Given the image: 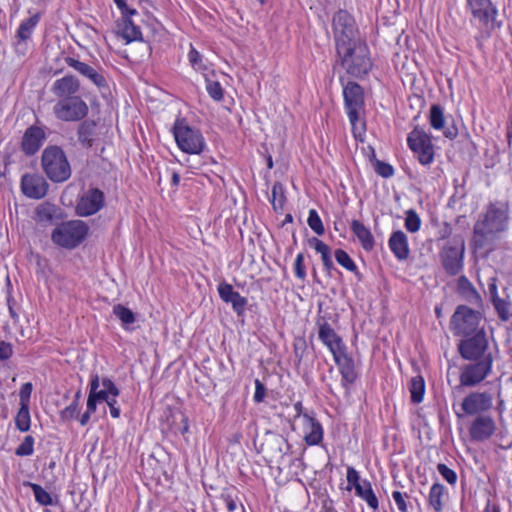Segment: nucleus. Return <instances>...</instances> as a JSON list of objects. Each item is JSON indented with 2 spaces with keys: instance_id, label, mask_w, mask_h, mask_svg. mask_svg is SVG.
<instances>
[{
  "instance_id": "obj_1",
  "label": "nucleus",
  "mask_w": 512,
  "mask_h": 512,
  "mask_svg": "<svg viewBox=\"0 0 512 512\" xmlns=\"http://www.w3.org/2000/svg\"><path fill=\"white\" fill-rule=\"evenodd\" d=\"M509 210L506 204L491 203L474 225L473 245L483 249L493 244L498 234L508 228Z\"/></svg>"
},
{
  "instance_id": "obj_2",
  "label": "nucleus",
  "mask_w": 512,
  "mask_h": 512,
  "mask_svg": "<svg viewBox=\"0 0 512 512\" xmlns=\"http://www.w3.org/2000/svg\"><path fill=\"white\" fill-rule=\"evenodd\" d=\"M41 164L46 176L55 183L64 182L71 176L70 164L59 146H47L42 153Z\"/></svg>"
},
{
  "instance_id": "obj_3",
  "label": "nucleus",
  "mask_w": 512,
  "mask_h": 512,
  "mask_svg": "<svg viewBox=\"0 0 512 512\" xmlns=\"http://www.w3.org/2000/svg\"><path fill=\"white\" fill-rule=\"evenodd\" d=\"M474 19L478 20L480 33L476 36L477 45L482 47V40L490 37L491 32L501 26L496 20L497 10L490 0H467Z\"/></svg>"
},
{
  "instance_id": "obj_4",
  "label": "nucleus",
  "mask_w": 512,
  "mask_h": 512,
  "mask_svg": "<svg viewBox=\"0 0 512 512\" xmlns=\"http://www.w3.org/2000/svg\"><path fill=\"white\" fill-rule=\"evenodd\" d=\"M337 54L344 69L352 76L365 75L372 66L368 47L364 42L353 44L346 51H337Z\"/></svg>"
},
{
  "instance_id": "obj_5",
  "label": "nucleus",
  "mask_w": 512,
  "mask_h": 512,
  "mask_svg": "<svg viewBox=\"0 0 512 512\" xmlns=\"http://www.w3.org/2000/svg\"><path fill=\"white\" fill-rule=\"evenodd\" d=\"M482 315L466 305H459L450 318L449 327L455 336H469L483 331Z\"/></svg>"
},
{
  "instance_id": "obj_6",
  "label": "nucleus",
  "mask_w": 512,
  "mask_h": 512,
  "mask_svg": "<svg viewBox=\"0 0 512 512\" xmlns=\"http://www.w3.org/2000/svg\"><path fill=\"white\" fill-rule=\"evenodd\" d=\"M88 225L81 220H71L58 225L52 232V241L66 249L81 244L88 234Z\"/></svg>"
},
{
  "instance_id": "obj_7",
  "label": "nucleus",
  "mask_w": 512,
  "mask_h": 512,
  "mask_svg": "<svg viewBox=\"0 0 512 512\" xmlns=\"http://www.w3.org/2000/svg\"><path fill=\"white\" fill-rule=\"evenodd\" d=\"M334 38L337 51H346L347 47L361 43L354 18L340 10L333 18Z\"/></svg>"
},
{
  "instance_id": "obj_8",
  "label": "nucleus",
  "mask_w": 512,
  "mask_h": 512,
  "mask_svg": "<svg viewBox=\"0 0 512 512\" xmlns=\"http://www.w3.org/2000/svg\"><path fill=\"white\" fill-rule=\"evenodd\" d=\"M172 131L178 147L183 152L200 154L205 148L202 133L198 129L190 127L185 119H177Z\"/></svg>"
},
{
  "instance_id": "obj_9",
  "label": "nucleus",
  "mask_w": 512,
  "mask_h": 512,
  "mask_svg": "<svg viewBox=\"0 0 512 512\" xmlns=\"http://www.w3.org/2000/svg\"><path fill=\"white\" fill-rule=\"evenodd\" d=\"M465 242L461 236H454L441 248L439 257L444 271L450 276L458 275L463 269Z\"/></svg>"
},
{
  "instance_id": "obj_10",
  "label": "nucleus",
  "mask_w": 512,
  "mask_h": 512,
  "mask_svg": "<svg viewBox=\"0 0 512 512\" xmlns=\"http://www.w3.org/2000/svg\"><path fill=\"white\" fill-rule=\"evenodd\" d=\"M57 119L65 122H75L84 119L89 108L86 102L80 97H66L59 100L53 107Z\"/></svg>"
},
{
  "instance_id": "obj_11",
  "label": "nucleus",
  "mask_w": 512,
  "mask_h": 512,
  "mask_svg": "<svg viewBox=\"0 0 512 512\" xmlns=\"http://www.w3.org/2000/svg\"><path fill=\"white\" fill-rule=\"evenodd\" d=\"M407 144L422 165H429L434 160V146L429 134L415 127L407 137Z\"/></svg>"
},
{
  "instance_id": "obj_12",
  "label": "nucleus",
  "mask_w": 512,
  "mask_h": 512,
  "mask_svg": "<svg viewBox=\"0 0 512 512\" xmlns=\"http://www.w3.org/2000/svg\"><path fill=\"white\" fill-rule=\"evenodd\" d=\"M488 340L485 330L464 336L458 343V352L465 360H480L488 353Z\"/></svg>"
},
{
  "instance_id": "obj_13",
  "label": "nucleus",
  "mask_w": 512,
  "mask_h": 512,
  "mask_svg": "<svg viewBox=\"0 0 512 512\" xmlns=\"http://www.w3.org/2000/svg\"><path fill=\"white\" fill-rule=\"evenodd\" d=\"M475 363L467 364L463 367L460 374V386L472 387L482 382L490 373L493 358L488 353L480 360H474Z\"/></svg>"
},
{
  "instance_id": "obj_14",
  "label": "nucleus",
  "mask_w": 512,
  "mask_h": 512,
  "mask_svg": "<svg viewBox=\"0 0 512 512\" xmlns=\"http://www.w3.org/2000/svg\"><path fill=\"white\" fill-rule=\"evenodd\" d=\"M343 96L349 121L354 128L364 106L363 89L356 82H348L343 89Z\"/></svg>"
},
{
  "instance_id": "obj_15",
  "label": "nucleus",
  "mask_w": 512,
  "mask_h": 512,
  "mask_svg": "<svg viewBox=\"0 0 512 512\" xmlns=\"http://www.w3.org/2000/svg\"><path fill=\"white\" fill-rule=\"evenodd\" d=\"M104 203V193L98 188H90L79 198L76 213L82 217L93 215L103 208Z\"/></svg>"
},
{
  "instance_id": "obj_16",
  "label": "nucleus",
  "mask_w": 512,
  "mask_h": 512,
  "mask_svg": "<svg viewBox=\"0 0 512 512\" xmlns=\"http://www.w3.org/2000/svg\"><path fill=\"white\" fill-rule=\"evenodd\" d=\"M48 183L39 174L26 173L21 178L22 193L31 199H41L48 192Z\"/></svg>"
},
{
  "instance_id": "obj_17",
  "label": "nucleus",
  "mask_w": 512,
  "mask_h": 512,
  "mask_svg": "<svg viewBox=\"0 0 512 512\" xmlns=\"http://www.w3.org/2000/svg\"><path fill=\"white\" fill-rule=\"evenodd\" d=\"M46 139L45 131L39 126H30L23 134L21 150L26 156H33L42 147Z\"/></svg>"
},
{
  "instance_id": "obj_18",
  "label": "nucleus",
  "mask_w": 512,
  "mask_h": 512,
  "mask_svg": "<svg viewBox=\"0 0 512 512\" xmlns=\"http://www.w3.org/2000/svg\"><path fill=\"white\" fill-rule=\"evenodd\" d=\"M492 407V396L486 392H473L466 396L461 404L463 412L475 415L485 412Z\"/></svg>"
},
{
  "instance_id": "obj_19",
  "label": "nucleus",
  "mask_w": 512,
  "mask_h": 512,
  "mask_svg": "<svg viewBox=\"0 0 512 512\" xmlns=\"http://www.w3.org/2000/svg\"><path fill=\"white\" fill-rule=\"evenodd\" d=\"M496 430V424L492 417L481 415L474 419L469 429L471 440L482 442L489 439Z\"/></svg>"
},
{
  "instance_id": "obj_20",
  "label": "nucleus",
  "mask_w": 512,
  "mask_h": 512,
  "mask_svg": "<svg viewBox=\"0 0 512 512\" xmlns=\"http://www.w3.org/2000/svg\"><path fill=\"white\" fill-rule=\"evenodd\" d=\"M79 90L80 81L72 74L65 75L64 77L55 80L51 87L52 93L61 99H65L66 97H77L78 95L76 94Z\"/></svg>"
},
{
  "instance_id": "obj_21",
  "label": "nucleus",
  "mask_w": 512,
  "mask_h": 512,
  "mask_svg": "<svg viewBox=\"0 0 512 512\" xmlns=\"http://www.w3.org/2000/svg\"><path fill=\"white\" fill-rule=\"evenodd\" d=\"M218 293L220 298L226 302L231 303L233 310L238 316L243 315L247 305V299L242 297L238 292L234 291L233 286L226 282L218 285Z\"/></svg>"
},
{
  "instance_id": "obj_22",
  "label": "nucleus",
  "mask_w": 512,
  "mask_h": 512,
  "mask_svg": "<svg viewBox=\"0 0 512 512\" xmlns=\"http://www.w3.org/2000/svg\"><path fill=\"white\" fill-rule=\"evenodd\" d=\"M65 62L69 67L75 69L82 76L88 78L98 88H104L107 86L105 77L87 63L81 62L72 57H66Z\"/></svg>"
},
{
  "instance_id": "obj_23",
  "label": "nucleus",
  "mask_w": 512,
  "mask_h": 512,
  "mask_svg": "<svg viewBox=\"0 0 512 512\" xmlns=\"http://www.w3.org/2000/svg\"><path fill=\"white\" fill-rule=\"evenodd\" d=\"M319 326L318 336L324 345H326L332 354L345 348L342 339L337 335L331 325L322 320L317 322Z\"/></svg>"
},
{
  "instance_id": "obj_24",
  "label": "nucleus",
  "mask_w": 512,
  "mask_h": 512,
  "mask_svg": "<svg viewBox=\"0 0 512 512\" xmlns=\"http://www.w3.org/2000/svg\"><path fill=\"white\" fill-rule=\"evenodd\" d=\"M346 347L333 354L334 360L339 367L342 380L345 383H353L357 378L354 361L346 353Z\"/></svg>"
},
{
  "instance_id": "obj_25",
  "label": "nucleus",
  "mask_w": 512,
  "mask_h": 512,
  "mask_svg": "<svg viewBox=\"0 0 512 512\" xmlns=\"http://www.w3.org/2000/svg\"><path fill=\"white\" fill-rule=\"evenodd\" d=\"M389 248L398 260H406L409 257V246L406 234L401 231H395L391 234Z\"/></svg>"
},
{
  "instance_id": "obj_26",
  "label": "nucleus",
  "mask_w": 512,
  "mask_h": 512,
  "mask_svg": "<svg viewBox=\"0 0 512 512\" xmlns=\"http://www.w3.org/2000/svg\"><path fill=\"white\" fill-rule=\"evenodd\" d=\"M305 427V442L308 445H318L323 439V429L321 424L307 413L303 414Z\"/></svg>"
},
{
  "instance_id": "obj_27",
  "label": "nucleus",
  "mask_w": 512,
  "mask_h": 512,
  "mask_svg": "<svg viewBox=\"0 0 512 512\" xmlns=\"http://www.w3.org/2000/svg\"><path fill=\"white\" fill-rule=\"evenodd\" d=\"M79 143L86 148L92 147L97 136V124L94 120L87 119L80 123L77 129Z\"/></svg>"
},
{
  "instance_id": "obj_28",
  "label": "nucleus",
  "mask_w": 512,
  "mask_h": 512,
  "mask_svg": "<svg viewBox=\"0 0 512 512\" xmlns=\"http://www.w3.org/2000/svg\"><path fill=\"white\" fill-rule=\"evenodd\" d=\"M351 230L358 238L365 251H371L375 246V240L371 231L359 220H352Z\"/></svg>"
},
{
  "instance_id": "obj_29",
  "label": "nucleus",
  "mask_w": 512,
  "mask_h": 512,
  "mask_svg": "<svg viewBox=\"0 0 512 512\" xmlns=\"http://www.w3.org/2000/svg\"><path fill=\"white\" fill-rule=\"evenodd\" d=\"M132 15L122 16L121 23H119L120 35L127 41L142 40V33L139 26L130 19Z\"/></svg>"
},
{
  "instance_id": "obj_30",
  "label": "nucleus",
  "mask_w": 512,
  "mask_h": 512,
  "mask_svg": "<svg viewBox=\"0 0 512 512\" xmlns=\"http://www.w3.org/2000/svg\"><path fill=\"white\" fill-rule=\"evenodd\" d=\"M267 453L271 458H282L289 449L287 440L281 436L273 434L266 443Z\"/></svg>"
},
{
  "instance_id": "obj_31",
  "label": "nucleus",
  "mask_w": 512,
  "mask_h": 512,
  "mask_svg": "<svg viewBox=\"0 0 512 512\" xmlns=\"http://www.w3.org/2000/svg\"><path fill=\"white\" fill-rule=\"evenodd\" d=\"M356 495L367 502L368 506L374 511L379 508L378 499L372 489L371 483L368 480H362L361 485L356 486Z\"/></svg>"
},
{
  "instance_id": "obj_32",
  "label": "nucleus",
  "mask_w": 512,
  "mask_h": 512,
  "mask_svg": "<svg viewBox=\"0 0 512 512\" xmlns=\"http://www.w3.org/2000/svg\"><path fill=\"white\" fill-rule=\"evenodd\" d=\"M458 288L465 299L471 304H479L481 302V296L473 287L472 283L466 276H460L458 279Z\"/></svg>"
},
{
  "instance_id": "obj_33",
  "label": "nucleus",
  "mask_w": 512,
  "mask_h": 512,
  "mask_svg": "<svg viewBox=\"0 0 512 512\" xmlns=\"http://www.w3.org/2000/svg\"><path fill=\"white\" fill-rule=\"evenodd\" d=\"M409 391L413 403L418 404L422 402L425 393V382L422 376L418 375L411 379Z\"/></svg>"
},
{
  "instance_id": "obj_34",
  "label": "nucleus",
  "mask_w": 512,
  "mask_h": 512,
  "mask_svg": "<svg viewBox=\"0 0 512 512\" xmlns=\"http://www.w3.org/2000/svg\"><path fill=\"white\" fill-rule=\"evenodd\" d=\"M445 493V487L440 483H434L429 493V504L433 507L435 512H440L443 509L442 497Z\"/></svg>"
},
{
  "instance_id": "obj_35",
  "label": "nucleus",
  "mask_w": 512,
  "mask_h": 512,
  "mask_svg": "<svg viewBox=\"0 0 512 512\" xmlns=\"http://www.w3.org/2000/svg\"><path fill=\"white\" fill-rule=\"evenodd\" d=\"M100 387V378L98 374L91 375L90 381V390L89 395L93 396V398L98 402H107L111 397L109 392H106L103 389H99Z\"/></svg>"
},
{
  "instance_id": "obj_36",
  "label": "nucleus",
  "mask_w": 512,
  "mask_h": 512,
  "mask_svg": "<svg viewBox=\"0 0 512 512\" xmlns=\"http://www.w3.org/2000/svg\"><path fill=\"white\" fill-rule=\"evenodd\" d=\"M15 426L21 432H27L31 426L29 406L20 405L15 417Z\"/></svg>"
},
{
  "instance_id": "obj_37",
  "label": "nucleus",
  "mask_w": 512,
  "mask_h": 512,
  "mask_svg": "<svg viewBox=\"0 0 512 512\" xmlns=\"http://www.w3.org/2000/svg\"><path fill=\"white\" fill-rule=\"evenodd\" d=\"M113 314L119 318L125 329H128V326L135 322V314L133 311L121 304L114 305Z\"/></svg>"
},
{
  "instance_id": "obj_38",
  "label": "nucleus",
  "mask_w": 512,
  "mask_h": 512,
  "mask_svg": "<svg viewBox=\"0 0 512 512\" xmlns=\"http://www.w3.org/2000/svg\"><path fill=\"white\" fill-rule=\"evenodd\" d=\"M38 19V15H34L24 20L17 30V37L22 41L29 39L33 29L36 27L38 23Z\"/></svg>"
},
{
  "instance_id": "obj_39",
  "label": "nucleus",
  "mask_w": 512,
  "mask_h": 512,
  "mask_svg": "<svg viewBox=\"0 0 512 512\" xmlns=\"http://www.w3.org/2000/svg\"><path fill=\"white\" fill-rule=\"evenodd\" d=\"M334 256L339 265H341L346 270L358 275V268L346 251L342 249H336Z\"/></svg>"
},
{
  "instance_id": "obj_40",
  "label": "nucleus",
  "mask_w": 512,
  "mask_h": 512,
  "mask_svg": "<svg viewBox=\"0 0 512 512\" xmlns=\"http://www.w3.org/2000/svg\"><path fill=\"white\" fill-rule=\"evenodd\" d=\"M31 487L34 497L36 501L42 505V506H51L53 505V498L52 496L39 484L35 483H28Z\"/></svg>"
},
{
  "instance_id": "obj_41",
  "label": "nucleus",
  "mask_w": 512,
  "mask_h": 512,
  "mask_svg": "<svg viewBox=\"0 0 512 512\" xmlns=\"http://www.w3.org/2000/svg\"><path fill=\"white\" fill-rule=\"evenodd\" d=\"M56 208L49 203L41 204L36 209V220L38 222H51L55 217Z\"/></svg>"
},
{
  "instance_id": "obj_42",
  "label": "nucleus",
  "mask_w": 512,
  "mask_h": 512,
  "mask_svg": "<svg viewBox=\"0 0 512 512\" xmlns=\"http://www.w3.org/2000/svg\"><path fill=\"white\" fill-rule=\"evenodd\" d=\"M81 398V391H77L72 403L61 411V418L65 421L74 419L79 415V401Z\"/></svg>"
},
{
  "instance_id": "obj_43",
  "label": "nucleus",
  "mask_w": 512,
  "mask_h": 512,
  "mask_svg": "<svg viewBox=\"0 0 512 512\" xmlns=\"http://www.w3.org/2000/svg\"><path fill=\"white\" fill-rule=\"evenodd\" d=\"M430 124L434 129L437 130L444 128L445 117L443 109L439 105H433L430 108Z\"/></svg>"
},
{
  "instance_id": "obj_44",
  "label": "nucleus",
  "mask_w": 512,
  "mask_h": 512,
  "mask_svg": "<svg viewBox=\"0 0 512 512\" xmlns=\"http://www.w3.org/2000/svg\"><path fill=\"white\" fill-rule=\"evenodd\" d=\"M285 202V195L283 185L280 182H275L272 186V205L275 210L282 209Z\"/></svg>"
},
{
  "instance_id": "obj_45",
  "label": "nucleus",
  "mask_w": 512,
  "mask_h": 512,
  "mask_svg": "<svg viewBox=\"0 0 512 512\" xmlns=\"http://www.w3.org/2000/svg\"><path fill=\"white\" fill-rule=\"evenodd\" d=\"M308 225L309 227L317 234V235H323L324 232H325V229H324V226H323V223H322V220L321 218L319 217L318 213L316 210L314 209H311L309 211V216H308Z\"/></svg>"
},
{
  "instance_id": "obj_46",
  "label": "nucleus",
  "mask_w": 512,
  "mask_h": 512,
  "mask_svg": "<svg viewBox=\"0 0 512 512\" xmlns=\"http://www.w3.org/2000/svg\"><path fill=\"white\" fill-rule=\"evenodd\" d=\"M421 220L418 214L410 209L406 212L405 227L409 232L415 233L420 229Z\"/></svg>"
},
{
  "instance_id": "obj_47",
  "label": "nucleus",
  "mask_w": 512,
  "mask_h": 512,
  "mask_svg": "<svg viewBox=\"0 0 512 512\" xmlns=\"http://www.w3.org/2000/svg\"><path fill=\"white\" fill-rule=\"evenodd\" d=\"M34 452V438L28 435L24 438L23 442L16 448L15 454L17 456H30Z\"/></svg>"
},
{
  "instance_id": "obj_48",
  "label": "nucleus",
  "mask_w": 512,
  "mask_h": 512,
  "mask_svg": "<svg viewBox=\"0 0 512 512\" xmlns=\"http://www.w3.org/2000/svg\"><path fill=\"white\" fill-rule=\"evenodd\" d=\"M14 355V346L11 342L0 340V362H6Z\"/></svg>"
},
{
  "instance_id": "obj_49",
  "label": "nucleus",
  "mask_w": 512,
  "mask_h": 512,
  "mask_svg": "<svg viewBox=\"0 0 512 512\" xmlns=\"http://www.w3.org/2000/svg\"><path fill=\"white\" fill-rule=\"evenodd\" d=\"M437 470L449 484L454 485L456 483V473L452 469H450L446 464L439 463L437 465Z\"/></svg>"
},
{
  "instance_id": "obj_50",
  "label": "nucleus",
  "mask_w": 512,
  "mask_h": 512,
  "mask_svg": "<svg viewBox=\"0 0 512 512\" xmlns=\"http://www.w3.org/2000/svg\"><path fill=\"white\" fill-rule=\"evenodd\" d=\"M207 92L211 98L216 101H220L223 98V89L219 82L216 81H207L206 86Z\"/></svg>"
},
{
  "instance_id": "obj_51",
  "label": "nucleus",
  "mask_w": 512,
  "mask_h": 512,
  "mask_svg": "<svg viewBox=\"0 0 512 512\" xmlns=\"http://www.w3.org/2000/svg\"><path fill=\"white\" fill-rule=\"evenodd\" d=\"M492 303H493L500 319L507 320L510 315L508 303L501 298L493 299Z\"/></svg>"
},
{
  "instance_id": "obj_52",
  "label": "nucleus",
  "mask_w": 512,
  "mask_h": 512,
  "mask_svg": "<svg viewBox=\"0 0 512 512\" xmlns=\"http://www.w3.org/2000/svg\"><path fill=\"white\" fill-rule=\"evenodd\" d=\"M374 168L376 173L384 178H389L394 174V169L390 164L379 160L375 162Z\"/></svg>"
},
{
  "instance_id": "obj_53",
  "label": "nucleus",
  "mask_w": 512,
  "mask_h": 512,
  "mask_svg": "<svg viewBox=\"0 0 512 512\" xmlns=\"http://www.w3.org/2000/svg\"><path fill=\"white\" fill-rule=\"evenodd\" d=\"M32 384L30 382L24 383L19 391L20 405L29 406L30 397L32 393Z\"/></svg>"
},
{
  "instance_id": "obj_54",
  "label": "nucleus",
  "mask_w": 512,
  "mask_h": 512,
  "mask_svg": "<svg viewBox=\"0 0 512 512\" xmlns=\"http://www.w3.org/2000/svg\"><path fill=\"white\" fill-rule=\"evenodd\" d=\"M294 271L297 278L304 281L306 278V270L304 266V255L303 253H299L296 256L295 263H294Z\"/></svg>"
},
{
  "instance_id": "obj_55",
  "label": "nucleus",
  "mask_w": 512,
  "mask_h": 512,
  "mask_svg": "<svg viewBox=\"0 0 512 512\" xmlns=\"http://www.w3.org/2000/svg\"><path fill=\"white\" fill-rule=\"evenodd\" d=\"M189 62L196 70H204L205 66L202 64V59L200 53L193 47L188 54Z\"/></svg>"
},
{
  "instance_id": "obj_56",
  "label": "nucleus",
  "mask_w": 512,
  "mask_h": 512,
  "mask_svg": "<svg viewBox=\"0 0 512 512\" xmlns=\"http://www.w3.org/2000/svg\"><path fill=\"white\" fill-rule=\"evenodd\" d=\"M309 244L316 250L320 255H324V253H329L331 251L330 247L324 243L322 240L312 237L309 239Z\"/></svg>"
},
{
  "instance_id": "obj_57",
  "label": "nucleus",
  "mask_w": 512,
  "mask_h": 512,
  "mask_svg": "<svg viewBox=\"0 0 512 512\" xmlns=\"http://www.w3.org/2000/svg\"><path fill=\"white\" fill-rule=\"evenodd\" d=\"M347 482L349 486H353L355 489L357 485H361L362 483L358 472L353 467L347 468ZM347 489L350 490L351 487H348Z\"/></svg>"
},
{
  "instance_id": "obj_58",
  "label": "nucleus",
  "mask_w": 512,
  "mask_h": 512,
  "mask_svg": "<svg viewBox=\"0 0 512 512\" xmlns=\"http://www.w3.org/2000/svg\"><path fill=\"white\" fill-rule=\"evenodd\" d=\"M103 390L109 392L111 396L117 397L120 394L119 389L110 378H103L101 381Z\"/></svg>"
},
{
  "instance_id": "obj_59",
  "label": "nucleus",
  "mask_w": 512,
  "mask_h": 512,
  "mask_svg": "<svg viewBox=\"0 0 512 512\" xmlns=\"http://www.w3.org/2000/svg\"><path fill=\"white\" fill-rule=\"evenodd\" d=\"M405 496H407V495L401 493L400 491H394L392 493L393 500L395 501L398 509L401 512H407L408 511L407 504H406V501H405Z\"/></svg>"
},
{
  "instance_id": "obj_60",
  "label": "nucleus",
  "mask_w": 512,
  "mask_h": 512,
  "mask_svg": "<svg viewBox=\"0 0 512 512\" xmlns=\"http://www.w3.org/2000/svg\"><path fill=\"white\" fill-rule=\"evenodd\" d=\"M265 394H266V388H265L264 384L260 380L256 379L255 380L254 401L256 403L262 402L265 397Z\"/></svg>"
},
{
  "instance_id": "obj_61",
  "label": "nucleus",
  "mask_w": 512,
  "mask_h": 512,
  "mask_svg": "<svg viewBox=\"0 0 512 512\" xmlns=\"http://www.w3.org/2000/svg\"><path fill=\"white\" fill-rule=\"evenodd\" d=\"M117 7L120 9L122 16L125 15H136L137 11L135 9H130L125 0H114Z\"/></svg>"
},
{
  "instance_id": "obj_62",
  "label": "nucleus",
  "mask_w": 512,
  "mask_h": 512,
  "mask_svg": "<svg viewBox=\"0 0 512 512\" xmlns=\"http://www.w3.org/2000/svg\"><path fill=\"white\" fill-rule=\"evenodd\" d=\"M106 403L109 406L111 416L113 418H119L120 408L117 406L116 397L112 396Z\"/></svg>"
},
{
  "instance_id": "obj_63",
  "label": "nucleus",
  "mask_w": 512,
  "mask_h": 512,
  "mask_svg": "<svg viewBox=\"0 0 512 512\" xmlns=\"http://www.w3.org/2000/svg\"><path fill=\"white\" fill-rule=\"evenodd\" d=\"M305 350H306L305 340L299 339L297 342H295V344H294L295 356H296V358H298L299 361H301Z\"/></svg>"
},
{
  "instance_id": "obj_64",
  "label": "nucleus",
  "mask_w": 512,
  "mask_h": 512,
  "mask_svg": "<svg viewBox=\"0 0 512 512\" xmlns=\"http://www.w3.org/2000/svg\"><path fill=\"white\" fill-rule=\"evenodd\" d=\"M221 498L229 512H233L237 509V503L230 495L223 494Z\"/></svg>"
}]
</instances>
